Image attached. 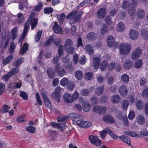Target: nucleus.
I'll list each match as a JSON object with an SVG mask.
<instances>
[{"mask_svg": "<svg viewBox=\"0 0 148 148\" xmlns=\"http://www.w3.org/2000/svg\"><path fill=\"white\" fill-rule=\"evenodd\" d=\"M29 45L27 43H25L23 46L22 49H20L19 52L21 54H24L27 50Z\"/></svg>", "mask_w": 148, "mask_h": 148, "instance_id": "29", "label": "nucleus"}, {"mask_svg": "<svg viewBox=\"0 0 148 148\" xmlns=\"http://www.w3.org/2000/svg\"><path fill=\"white\" fill-rule=\"evenodd\" d=\"M107 133L113 138L115 139H117L116 136L114 134L108 127L105 128L104 130L101 132L100 134L101 138L102 139L104 138Z\"/></svg>", "mask_w": 148, "mask_h": 148, "instance_id": "4", "label": "nucleus"}, {"mask_svg": "<svg viewBox=\"0 0 148 148\" xmlns=\"http://www.w3.org/2000/svg\"><path fill=\"white\" fill-rule=\"evenodd\" d=\"M132 62L128 59L126 60L124 63V68L126 69H130L132 67Z\"/></svg>", "mask_w": 148, "mask_h": 148, "instance_id": "22", "label": "nucleus"}, {"mask_svg": "<svg viewBox=\"0 0 148 148\" xmlns=\"http://www.w3.org/2000/svg\"><path fill=\"white\" fill-rule=\"evenodd\" d=\"M145 119L144 117L141 115H138L137 118V122L138 123L140 124L143 125L145 122Z\"/></svg>", "mask_w": 148, "mask_h": 148, "instance_id": "40", "label": "nucleus"}, {"mask_svg": "<svg viewBox=\"0 0 148 148\" xmlns=\"http://www.w3.org/2000/svg\"><path fill=\"white\" fill-rule=\"evenodd\" d=\"M136 14L137 16L139 18H143L145 16V13L144 11L142 9H139L138 10Z\"/></svg>", "mask_w": 148, "mask_h": 148, "instance_id": "25", "label": "nucleus"}, {"mask_svg": "<svg viewBox=\"0 0 148 148\" xmlns=\"http://www.w3.org/2000/svg\"><path fill=\"white\" fill-rule=\"evenodd\" d=\"M79 93L76 91L72 96L73 101L76 100L78 97Z\"/></svg>", "mask_w": 148, "mask_h": 148, "instance_id": "64", "label": "nucleus"}, {"mask_svg": "<svg viewBox=\"0 0 148 148\" xmlns=\"http://www.w3.org/2000/svg\"><path fill=\"white\" fill-rule=\"evenodd\" d=\"M77 125L80 127L87 128L90 127L92 125V123L88 121H83V117L78 122Z\"/></svg>", "mask_w": 148, "mask_h": 148, "instance_id": "6", "label": "nucleus"}, {"mask_svg": "<svg viewBox=\"0 0 148 148\" xmlns=\"http://www.w3.org/2000/svg\"><path fill=\"white\" fill-rule=\"evenodd\" d=\"M42 2H40L38 3V5H36L35 7V10L38 11L40 10L42 7Z\"/></svg>", "mask_w": 148, "mask_h": 148, "instance_id": "58", "label": "nucleus"}, {"mask_svg": "<svg viewBox=\"0 0 148 148\" xmlns=\"http://www.w3.org/2000/svg\"><path fill=\"white\" fill-rule=\"evenodd\" d=\"M107 44L108 46L110 47L114 46L116 47L119 46V44L117 43L115 44L114 38L111 35L108 36L107 39Z\"/></svg>", "mask_w": 148, "mask_h": 148, "instance_id": "10", "label": "nucleus"}, {"mask_svg": "<svg viewBox=\"0 0 148 148\" xmlns=\"http://www.w3.org/2000/svg\"><path fill=\"white\" fill-rule=\"evenodd\" d=\"M128 105L129 102L127 100H125L123 101L122 104V107L123 110H126L128 107Z\"/></svg>", "mask_w": 148, "mask_h": 148, "instance_id": "47", "label": "nucleus"}, {"mask_svg": "<svg viewBox=\"0 0 148 148\" xmlns=\"http://www.w3.org/2000/svg\"><path fill=\"white\" fill-rule=\"evenodd\" d=\"M35 129L36 128L32 126L27 127L26 128V130L28 132L32 133H34V131Z\"/></svg>", "mask_w": 148, "mask_h": 148, "instance_id": "62", "label": "nucleus"}, {"mask_svg": "<svg viewBox=\"0 0 148 148\" xmlns=\"http://www.w3.org/2000/svg\"><path fill=\"white\" fill-rule=\"evenodd\" d=\"M103 121L106 122L113 123L115 122L114 118L110 115H105L103 117Z\"/></svg>", "mask_w": 148, "mask_h": 148, "instance_id": "16", "label": "nucleus"}, {"mask_svg": "<svg viewBox=\"0 0 148 148\" xmlns=\"http://www.w3.org/2000/svg\"><path fill=\"white\" fill-rule=\"evenodd\" d=\"M125 29V25L122 22H119L116 28V30L118 32H122Z\"/></svg>", "mask_w": 148, "mask_h": 148, "instance_id": "24", "label": "nucleus"}, {"mask_svg": "<svg viewBox=\"0 0 148 148\" xmlns=\"http://www.w3.org/2000/svg\"><path fill=\"white\" fill-rule=\"evenodd\" d=\"M19 69L18 67H15V68L12 69L9 72V74L10 73L11 75L12 76L15 75L19 72Z\"/></svg>", "mask_w": 148, "mask_h": 148, "instance_id": "43", "label": "nucleus"}, {"mask_svg": "<svg viewBox=\"0 0 148 148\" xmlns=\"http://www.w3.org/2000/svg\"><path fill=\"white\" fill-rule=\"evenodd\" d=\"M20 96L25 100H27L28 99L27 94L24 91H20Z\"/></svg>", "mask_w": 148, "mask_h": 148, "instance_id": "52", "label": "nucleus"}, {"mask_svg": "<svg viewBox=\"0 0 148 148\" xmlns=\"http://www.w3.org/2000/svg\"><path fill=\"white\" fill-rule=\"evenodd\" d=\"M75 86L74 83L73 82H72L70 83L69 86L67 87V88L69 90L72 91L73 90Z\"/></svg>", "mask_w": 148, "mask_h": 148, "instance_id": "61", "label": "nucleus"}, {"mask_svg": "<svg viewBox=\"0 0 148 148\" xmlns=\"http://www.w3.org/2000/svg\"><path fill=\"white\" fill-rule=\"evenodd\" d=\"M41 94L44 101L45 103L46 106L50 108H51V104L49 99L45 93H41Z\"/></svg>", "mask_w": 148, "mask_h": 148, "instance_id": "15", "label": "nucleus"}, {"mask_svg": "<svg viewBox=\"0 0 148 148\" xmlns=\"http://www.w3.org/2000/svg\"><path fill=\"white\" fill-rule=\"evenodd\" d=\"M51 97L53 98L57 101L58 102H59L60 98V94H58L55 92L52 93L51 95Z\"/></svg>", "mask_w": 148, "mask_h": 148, "instance_id": "38", "label": "nucleus"}, {"mask_svg": "<svg viewBox=\"0 0 148 148\" xmlns=\"http://www.w3.org/2000/svg\"><path fill=\"white\" fill-rule=\"evenodd\" d=\"M106 108V107L97 106H95L93 108V111L100 114L101 113L103 114L105 113Z\"/></svg>", "mask_w": 148, "mask_h": 148, "instance_id": "9", "label": "nucleus"}, {"mask_svg": "<svg viewBox=\"0 0 148 148\" xmlns=\"http://www.w3.org/2000/svg\"><path fill=\"white\" fill-rule=\"evenodd\" d=\"M13 58L12 54H10L3 61V64L5 65L7 64L10 63L12 60Z\"/></svg>", "mask_w": 148, "mask_h": 148, "instance_id": "30", "label": "nucleus"}, {"mask_svg": "<svg viewBox=\"0 0 148 148\" xmlns=\"http://www.w3.org/2000/svg\"><path fill=\"white\" fill-rule=\"evenodd\" d=\"M64 101L66 103H71L73 102V99L71 95L68 93L65 94L63 96Z\"/></svg>", "mask_w": 148, "mask_h": 148, "instance_id": "19", "label": "nucleus"}, {"mask_svg": "<svg viewBox=\"0 0 148 148\" xmlns=\"http://www.w3.org/2000/svg\"><path fill=\"white\" fill-rule=\"evenodd\" d=\"M97 37V34L94 32H90L87 35V38L90 40H95Z\"/></svg>", "mask_w": 148, "mask_h": 148, "instance_id": "28", "label": "nucleus"}, {"mask_svg": "<svg viewBox=\"0 0 148 148\" xmlns=\"http://www.w3.org/2000/svg\"><path fill=\"white\" fill-rule=\"evenodd\" d=\"M141 35L144 37L148 36V32L146 30L142 29L141 31Z\"/></svg>", "mask_w": 148, "mask_h": 148, "instance_id": "59", "label": "nucleus"}, {"mask_svg": "<svg viewBox=\"0 0 148 148\" xmlns=\"http://www.w3.org/2000/svg\"><path fill=\"white\" fill-rule=\"evenodd\" d=\"M107 25L103 24L101 27L100 32L102 34H105L107 31Z\"/></svg>", "mask_w": 148, "mask_h": 148, "instance_id": "51", "label": "nucleus"}, {"mask_svg": "<svg viewBox=\"0 0 148 148\" xmlns=\"http://www.w3.org/2000/svg\"><path fill=\"white\" fill-rule=\"evenodd\" d=\"M65 17V15L64 14H61L57 16V18L60 23V24H62L63 21Z\"/></svg>", "mask_w": 148, "mask_h": 148, "instance_id": "45", "label": "nucleus"}, {"mask_svg": "<svg viewBox=\"0 0 148 148\" xmlns=\"http://www.w3.org/2000/svg\"><path fill=\"white\" fill-rule=\"evenodd\" d=\"M53 11V8L51 7H47L45 8L44 10V13L45 14H49L52 13Z\"/></svg>", "mask_w": 148, "mask_h": 148, "instance_id": "48", "label": "nucleus"}, {"mask_svg": "<svg viewBox=\"0 0 148 148\" xmlns=\"http://www.w3.org/2000/svg\"><path fill=\"white\" fill-rule=\"evenodd\" d=\"M53 38L52 36H50L49 39L47 40L46 42L45 43L44 45L45 46H48L49 45L50 43L53 41Z\"/></svg>", "mask_w": 148, "mask_h": 148, "instance_id": "60", "label": "nucleus"}, {"mask_svg": "<svg viewBox=\"0 0 148 148\" xmlns=\"http://www.w3.org/2000/svg\"><path fill=\"white\" fill-rule=\"evenodd\" d=\"M118 137L122 140L123 142L126 143L129 145H130V139L127 136L125 135H123L121 136H119Z\"/></svg>", "mask_w": 148, "mask_h": 148, "instance_id": "21", "label": "nucleus"}, {"mask_svg": "<svg viewBox=\"0 0 148 148\" xmlns=\"http://www.w3.org/2000/svg\"><path fill=\"white\" fill-rule=\"evenodd\" d=\"M47 73L50 79H53L55 76V72L54 69L51 67L48 68L47 70Z\"/></svg>", "mask_w": 148, "mask_h": 148, "instance_id": "14", "label": "nucleus"}, {"mask_svg": "<svg viewBox=\"0 0 148 148\" xmlns=\"http://www.w3.org/2000/svg\"><path fill=\"white\" fill-rule=\"evenodd\" d=\"M65 50L66 51L67 53L70 54H73L75 51V48L73 47H70L64 48Z\"/></svg>", "mask_w": 148, "mask_h": 148, "instance_id": "46", "label": "nucleus"}, {"mask_svg": "<svg viewBox=\"0 0 148 148\" xmlns=\"http://www.w3.org/2000/svg\"><path fill=\"white\" fill-rule=\"evenodd\" d=\"M107 61H104L101 64L100 68L102 71L104 70L107 65Z\"/></svg>", "mask_w": 148, "mask_h": 148, "instance_id": "55", "label": "nucleus"}, {"mask_svg": "<svg viewBox=\"0 0 148 148\" xmlns=\"http://www.w3.org/2000/svg\"><path fill=\"white\" fill-rule=\"evenodd\" d=\"M69 117L71 119L73 122L76 123L77 124L78 122L82 118L81 115L77 114L74 113H71L69 114Z\"/></svg>", "mask_w": 148, "mask_h": 148, "instance_id": "8", "label": "nucleus"}, {"mask_svg": "<svg viewBox=\"0 0 148 148\" xmlns=\"http://www.w3.org/2000/svg\"><path fill=\"white\" fill-rule=\"evenodd\" d=\"M35 13L33 12L30 15L29 19L30 22L27 21L25 24L23 34L21 38L19 39V42H22L27 34L28 29H29V24L30 22L32 26L31 29L32 30L34 29L37 25L38 20L37 18H34V16L35 15Z\"/></svg>", "mask_w": 148, "mask_h": 148, "instance_id": "1", "label": "nucleus"}, {"mask_svg": "<svg viewBox=\"0 0 148 148\" xmlns=\"http://www.w3.org/2000/svg\"><path fill=\"white\" fill-rule=\"evenodd\" d=\"M63 46L62 45H60L58 49V52L59 57H60L63 54Z\"/></svg>", "mask_w": 148, "mask_h": 148, "instance_id": "57", "label": "nucleus"}, {"mask_svg": "<svg viewBox=\"0 0 148 148\" xmlns=\"http://www.w3.org/2000/svg\"><path fill=\"white\" fill-rule=\"evenodd\" d=\"M90 106L89 103L86 102L83 106V110L85 112H88L90 110Z\"/></svg>", "mask_w": 148, "mask_h": 148, "instance_id": "42", "label": "nucleus"}, {"mask_svg": "<svg viewBox=\"0 0 148 148\" xmlns=\"http://www.w3.org/2000/svg\"><path fill=\"white\" fill-rule=\"evenodd\" d=\"M55 69L56 70L58 75L60 77H63L66 74V71L62 67H60L59 63H58L55 66Z\"/></svg>", "mask_w": 148, "mask_h": 148, "instance_id": "7", "label": "nucleus"}, {"mask_svg": "<svg viewBox=\"0 0 148 148\" xmlns=\"http://www.w3.org/2000/svg\"><path fill=\"white\" fill-rule=\"evenodd\" d=\"M142 61L141 60H138L134 64V66L136 68H139L142 65Z\"/></svg>", "mask_w": 148, "mask_h": 148, "instance_id": "49", "label": "nucleus"}, {"mask_svg": "<svg viewBox=\"0 0 148 148\" xmlns=\"http://www.w3.org/2000/svg\"><path fill=\"white\" fill-rule=\"evenodd\" d=\"M76 78L78 79H81L83 77V73L80 71H77L75 73Z\"/></svg>", "mask_w": 148, "mask_h": 148, "instance_id": "41", "label": "nucleus"}, {"mask_svg": "<svg viewBox=\"0 0 148 148\" xmlns=\"http://www.w3.org/2000/svg\"><path fill=\"white\" fill-rule=\"evenodd\" d=\"M104 86L102 85L97 88L95 90V93L98 95L102 94L104 90Z\"/></svg>", "mask_w": 148, "mask_h": 148, "instance_id": "37", "label": "nucleus"}, {"mask_svg": "<svg viewBox=\"0 0 148 148\" xmlns=\"http://www.w3.org/2000/svg\"><path fill=\"white\" fill-rule=\"evenodd\" d=\"M24 58L23 57H21L18 59L15 62L14 64V67H18L23 62Z\"/></svg>", "mask_w": 148, "mask_h": 148, "instance_id": "33", "label": "nucleus"}, {"mask_svg": "<svg viewBox=\"0 0 148 148\" xmlns=\"http://www.w3.org/2000/svg\"><path fill=\"white\" fill-rule=\"evenodd\" d=\"M106 10L104 8H100L97 12V16L100 18H102L104 17L106 14Z\"/></svg>", "mask_w": 148, "mask_h": 148, "instance_id": "12", "label": "nucleus"}, {"mask_svg": "<svg viewBox=\"0 0 148 148\" xmlns=\"http://www.w3.org/2000/svg\"><path fill=\"white\" fill-rule=\"evenodd\" d=\"M129 77L128 75L126 74H123L121 77V81L123 83H127L129 80Z\"/></svg>", "mask_w": 148, "mask_h": 148, "instance_id": "26", "label": "nucleus"}, {"mask_svg": "<svg viewBox=\"0 0 148 148\" xmlns=\"http://www.w3.org/2000/svg\"><path fill=\"white\" fill-rule=\"evenodd\" d=\"M84 49L86 52L90 55H93L94 53V49L90 44H87L85 47Z\"/></svg>", "mask_w": 148, "mask_h": 148, "instance_id": "17", "label": "nucleus"}, {"mask_svg": "<svg viewBox=\"0 0 148 148\" xmlns=\"http://www.w3.org/2000/svg\"><path fill=\"white\" fill-rule=\"evenodd\" d=\"M142 96L144 98H147L148 97V88H145L143 91Z\"/></svg>", "mask_w": 148, "mask_h": 148, "instance_id": "56", "label": "nucleus"}, {"mask_svg": "<svg viewBox=\"0 0 148 148\" xmlns=\"http://www.w3.org/2000/svg\"><path fill=\"white\" fill-rule=\"evenodd\" d=\"M100 60V58L98 57L94 58L93 59V66L95 69H98L99 66Z\"/></svg>", "mask_w": 148, "mask_h": 148, "instance_id": "23", "label": "nucleus"}, {"mask_svg": "<svg viewBox=\"0 0 148 148\" xmlns=\"http://www.w3.org/2000/svg\"><path fill=\"white\" fill-rule=\"evenodd\" d=\"M129 35L131 39L135 40L137 38L138 33L136 30L132 29L130 31Z\"/></svg>", "mask_w": 148, "mask_h": 148, "instance_id": "18", "label": "nucleus"}, {"mask_svg": "<svg viewBox=\"0 0 148 148\" xmlns=\"http://www.w3.org/2000/svg\"><path fill=\"white\" fill-rule=\"evenodd\" d=\"M111 101L113 103H117L119 102L121 100V97L118 95H114L110 98Z\"/></svg>", "mask_w": 148, "mask_h": 148, "instance_id": "20", "label": "nucleus"}, {"mask_svg": "<svg viewBox=\"0 0 148 148\" xmlns=\"http://www.w3.org/2000/svg\"><path fill=\"white\" fill-rule=\"evenodd\" d=\"M119 92L122 96H125L127 93V89L126 86L124 85H121L119 89Z\"/></svg>", "mask_w": 148, "mask_h": 148, "instance_id": "13", "label": "nucleus"}, {"mask_svg": "<svg viewBox=\"0 0 148 148\" xmlns=\"http://www.w3.org/2000/svg\"><path fill=\"white\" fill-rule=\"evenodd\" d=\"M82 14L83 13L81 12H77L74 11L68 14L66 18L68 19L73 18L75 22H77L79 21Z\"/></svg>", "mask_w": 148, "mask_h": 148, "instance_id": "2", "label": "nucleus"}, {"mask_svg": "<svg viewBox=\"0 0 148 148\" xmlns=\"http://www.w3.org/2000/svg\"><path fill=\"white\" fill-rule=\"evenodd\" d=\"M147 79L144 77L141 78L140 80V86L142 87H143L146 84Z\"/></svg>", "mask_w": 148, "mask_h": 148, "instance_id": "50", "label": "nucleus"}, {"mask_svg": "<svg viewBox=\"0 0 148 148\" xmlns=\"http://www.w3.org/2000/svg\"><path fill=\"white\" fill-rule=\"evenodd\" d=\"M78 56L77 54H75L73 56V63L75 64H76L78 62Z\"/></svg>", "mask_w": 148, "mask_h": 148, "instance_id": "63", "label": "nucleus"}, {"mask_svg": "<svg viewBox=\"0 0 148 148\" xmlns=\"http://www.w3.org/2000/svg\"><path fill=\"white\" fill-rule=\"evenodd\" d=\"M89 138L90 143L96 146L99 147L101 145V141L97 136L91 135Z\"/></svg>", "mask_w": 148, "mask_h": 148, "instance_id": "5", "label": "nucleus"}, {"mask_svg": "<svg viewBox=\"0 0 148 148\" xmlns=\"http://www.w3.org/2000/svg\"><path fill=\"white\" fill-rule=\"evenodd\" d=\"M136 108L138 110H141L143 108L144 105L141 100L138 101L136 104Z\"/></svg>", "mask_w": 148, "mask_h": 148, "instance_id": "44", "label": "nucleus"}, {"mask_svg": "<svg viewBox=\"0 0 148 148\" xmlns=\"http://www.w3.org/2000/svg\"><path fill=\"white\" fill-rule=\"evenodd\" d=\"M141 53V50L140 48H136L133 52L132 56V59H135L138 58Z\"/></svg>", "mask_w": 148, "mask_h": 148, "instance_id": "11", "label": "nucleus"}, {"mask_svg": "<svg viewBox=\"0 0 148 148\" xmlns=\"http://www.w3.org/2000/svg\"><path fill=\"white\" fill-rule=\"evenodd\" d=\"M42 33V31L41 30H39L37 33V34L35 38V41L36 42L38 41L41 37Z\"/></svg>", "mask_w": 148, "mask_h": 148, "instance_id": "54", "label": "nucleus"}, {"mask_svg": "<svg viewBox=\"0 0 148 148\" xmlns=\"http://www.w3.org/2000/svg\"><path fill=\"white\" fill-rule=\"evenodd\" d=\"M73 44V40L70 39H67L65 42L64 48L72 46Z\"/></svg>", "mask_w": 148, "mask_h": 148, "instance_id": "35", "label": "nucleus"}, {"mask_svg": "<svg viewBox=\"0 0 148 148\" xmlns=\"http://www.w3.org/2000/svg\"><path fill=\"white\" fill-rule=\"evenodd\" d=\"M69 83V80L66 77L63 78L60 81V84L63 86H66Z\"/></svg>", "mask_w": 148, "mask_h": 148, "instance_id": "36", "label": "nucleus"}, {"mask_svg": "<svg viewBox=\"0 0 148 148\" xmlns=\"http://www.w3.org/2000/svg\"><path fill=\"white\" fill-rule=\"evenodd\" d=\"M17 29L16 27L13 28L11 31V36L12 40H14L17 36Z\"/></svg>", "mask_w": 148, "mask_h": 148, "instance_id": "32", "label": "nucleus"}, {"mask_svg": "<svg viewBox=\"0 0 148 148\" xmlns=\"http://www.w3.org/2000/svg\"><path fill=\"white\" fill-rule=\"evenodd\" d=\"M10 108V107H9L8 105H4L1 109V112L3 113L8 112Z\"/></svg>", "mask_w": 148, "mask_h": 148, "instance_id": "53", "label": "nucleus"}, {"mask_svg": "<svg viewBox=\"0 0 148 148\" xmlns=\"http://www.w3.org/2000/svg\"><path fill=\"white\" fill-rule=\"evenodd\" d=\"M135 7L132 4H130L128 5L127 8L129 13L131 15L133 16L134 14L135 11Z\"/></svg>", "mask_w": 148, "mask_h": 148, "instance_id": "27", "label": "nucleus"}, {"mask_svg": "<svg viewBox=\"0 0 148 148\" xmlns=\"http://www.w3.org/2000/svg\"><path fill=\"white\" fill-rule=\"evenodd\" d=\"M17 21L18 23H23L24 21V18L23 14L19 13L17 15Z\"/></svg>", "mask_w": 148, "mask_h": 148, "instance_id": "31", "label": "nucleus"}, {"mask_svg": "<svg viewBox=\"0 0 148 148\" xmlns=\"http://www.w3.org/2000/svg\"><path fill=\"white\" fill-rule=\"evenodd\" d=\"M119 48L120 52L122 54L126 55L130 51L131 46L128 43H124L120 45Z\"/></svg>", "mask_w": 148, "mask_h": 148, "instance_id": "3", "label": "nucleus"}, {"mask_svg": "<svg viewBox=\"0 0 148 148\" xmlns=\"http://www.w3.org/2000/svg\"><path fill=\"white\" fill-rule=\"evenodd\" d=\"M52 27L53 31L56 33H60L62 30L61 27L59 26L57 24H54Z\"/></svg>", "mask_w": 148, "mask_h": 148, "instance_id": "34", "label": "nucleus"}, {"mask_svg": "<svg viewBox=\"0 0 148 148\" xmlns=\"http://www.w3.org/2000/svg\"><path fill=\"white\" fill-rule=\"evenodd\" d=\"M80 93L82 95L86 97L88 96L90 94L89 90L86 88H84L82 90Z\"/></svg>", "mask_w": 148, "mask_h": 148, "instance_id": "39", "label": "nucleus"}]
</instances>
